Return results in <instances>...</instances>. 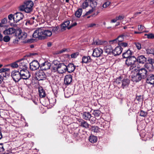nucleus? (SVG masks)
<instances>
[{"instance_id":"nucleus-1","label":"nucleus","mask_w":154,"mask_h":154,"mask_svg":"<svg viewBox=\"0 0 154 154\" xmlns=\"http://www.w3.org/2000/svg\"><path fill=\"white\" fill-rule=\"evenodd\" d=\"M52 35V31L49 30L45 29L43 28H40L34 31L32 36L39 39H44L46 37H50Z\"/></svg>"},{"instance_id":"nucleus-2","label":"nucleus","mask_w":154,"mask_h":154,"mask_svg":"<svg viewBox=\"0 0 154 154\" xmlns=\"http://www.w3.org/2000/svg\"><path fill=\"white\" fill-rule=\"evenodd\" d=\"M115 82L118 86L124 89L128 86L130 80L127 78H124L123 77L120 76L116 79Z\"/></svg>"},{"instance_id":"nucleus-3","label":"nucleus","mask_w":154,"mask_h":154,"mask_svg":"<svg viewBox=\"0 0 154 154\" xmlns=\"http://www.w3.org/2000/svg\"><path fill=\"white\" fill-rule=\"evenodd\" d=\"M137 63V58L134 56L127 58L125 60V64L128 66H130V69H132L135 67L136 64Z\"/></svg>"},{"instance_id":"nucleus-4","label":"nucleus","mask_w":154,"mask_h":154,"mask_svg":"<svg viewBox=\"0 0 154 154\" xmlns=\"http://www.w3.org/2000/svg\"><path fill=\"white\" fill-rule=\"evenodd\" d=\"M21 69L18 70H14L11 72V76L15 82H19L20 79Z\"/></svg>"},{"instance_id":"nucleus-5","label":"nucleus","mask_w":154,"mask_h":154,"mask_svg":"<svg viewBox=\"0 0 154 154\" xmlns=\"http://www.w3.org/2000/svg\"><path fill=\"white\" fill-rule=\"evenodd\" d=\"M133 71H134V72H132V75H131L132 81L135 82H137L140 81L143 78L138 73L136 69H135Z\"/></svg>"},{"instance_id":"nucleus-6","label":"nucleus","mask_w":154,"mask_h":154,"mask_svg":"<svg viewBox=\"0 0 154 154\" xmlns=\"http://www.w3.org/2000/svg\"><path fill=\"white\" fill-rule=\"evenodd\" d=\"M21 79H28L31 76L29 72L26 69L23 68L21 69Z\"/></svg>"},{"instance_id":"nucleus-7","label":"nucleus","mask_w":154,"mask_h":154,"mask_svg":"<svg viewBox=\"0 0 154 154\" xmlns=\"http://www.w3.org/2000/svg\"><path fill=\"white\" fill-rule=\"evenodd\" d=\"M35 76L36 79L38 81L45 80L46 79V77L45 73L42 70L36 72Z\"/></svg>"},{"instance_id":"nucleus-8","label":"nucleus","mask_w":154,"mask_h":154,"mask_svg":"<svg viewBox=\"0 0 154 154\" xmlns=\"http://www.w3.org/2000/svg\"><path fill=\"white\" fill-rule=\"evenodd\" d=\"M138 73L140 74L143 79L146 78L149 74L146 69L144 68H138L136 69Z\"/></svg>"},{"instance_id":"nucleus-9","label":"nucleus","mask_w":154,"mask_h":154,"mask_svg":"<svg viewBox=\"0 0 154 154\" xmlns=\"http://www.w3.org/2000/svg\"><path fill=\"white\" fill-rule=\"evenodd\" d=\"M40 65L38 62L36 60H34L29 64V68L32 71L37 70L40 67Z\"/></svg>"},{"instance_id":"nucleus-10","label":"nucleus","mask_w":154,"mask_h":154,"mask_svg":"<svg viewBox=\"0 0 154 154\" xmlns=\"http://www.w3.org/2000/svg\"><path fill=\"white\" fill-rule=\"evenodd\" d=\"M103 53V50L100 48H96L93 51L92 55L94 57H99L101 56Z\"/></svg>"},{"instance_id":"nucleus-11","label":"nucleus","mask_w":154,"mask_h":154,"mask_svg":"<svg viewBox=\"0 0 154 154\" xmlns=\"http://www.w3.org/2000/svg\"><path fill=\"white\" fill-rule=\"evenodd\" d=\"M23 14L20 12H17L14 14V22L17 23L23 18Z\"/></svg>"},{"instance_id":"nucleus-12","label":"nucleus","mask_w":154,"mask_h":154,"mask_svg":"<svg viewBox=\"0 0 154 154\" xmlns=\"http://www.w3.org/2000/svg\"><path fill=\"white\" fill-rule=\"evenodd\" d=\"M58 72L60 73L63 74L66 72V65L63 63L60 64L58 66Z\"/></svg>"},{"instance_id":"nucleus-13","label":"nucleus","mask_w":154,"mask_h":154,"mask_svg":"<svg viewBox=\"0 0 154 154\" xmlns=\"http://www.w3.org/2000/svg\"><path fill=\"white\" fill-rule=\"evenodd\" d=\"M78 121L79 123V125L80 126L85 128H88L89 126H91L86 121L83 119H79L78 120Z\"/></svg>"},{"instance_id":"nucleus-14","label":"nucleus","mask_w":154,"mask_h":154,"mask_svg":"<svg viewBox=\"0 0 154 154\" xmlns=\"http://www.w3.org/2000/svg\"><path fill=\"white\" fill-rule=\"evenodd\" d=\"M18 61H19V67L20 69H21L23 68L26 69L28 64L27 61L26 60H24L23 59H21L18 60Z\"/></svg>"},{"instance_id":"nucleus-15","label":"nucleus","mask_w":154,"mask_h":154,"mask_svg":"<svg viewBox=\"0 0 154 154\" xmlns=\"http://www.w3.org/2000/svg\"><path fill=\"white\" fill-rule=\"evenodd\" d=\"M51 64L48 62H45L40 65V68L41 70H46L50 69Z\"/></svg>"},{"instance_id":"nucleus-16","label":"nucleus","mask_w":154,"mask_h":154,"mask_svg":"<svg viewBox=\"0 0 154 154\" xmlns=\"http://www.w3.org/2000/svg\"><path fill=\"white\" fill-rule=\"evenodd\" d=\"M16 35L19 37L21 39L24 40L25 39L27 36V33L25 32H22L21 30L17 31L16 33Z\"/></svg>"},{"instance_id":"nucleus-17","label":"nucleus","mask_w":154,"mask_h":154,"mask_svg":"<svg viewBox=\"0 0 154 154\" xmlns=\"http://www.w3.org/2000/svg\"><path fill=\"white\" fill-rule=\"evenodd\" d=\"M72 75L70 74L66 75L64 79V84L66 85L70 84L72 80Z\"/></svg>"},{"instance_id":"nucleus-18","label":"nucleus","mask_w":154,"mask_h":154,"mask_svg":"<svg viewBox=\"0 0 154 154\" xmlns=\"http://www.w3.org/2000/svg\"><path fill=\"white\" fill-rule=\"evenodd\" d=\"M66 71L69 73L73 72L75 69L76 66L72 63H69L67 66H66Z\"/></svg>"},{"instance_id":"nucleus-19","label":"nucleus","mask_w":154,"mask_h":154,"mask_svg":"<svg viewBox=\"0 0 154 154\" xmlns=\"http://www.w3.org/2000/svg\"><path fill=\"white\" fill-rule=\"evenodd\" d=\"M16 30L13 28H10L6 29L3 31V34L5 35H11L14 33H16Z\"/></svg>"},{"instance_id":"nucleus-20","label":"nucleus","mask_w":154,"mask_h":154,"mask_svg":"<svg viewBox=\"0 0 154 154\" xmlns=\"http://www.w3.org/2000/svg\"><path fill=\"white\" fill-rule=\"evenodd\" d=\"M146 77V83L153 85L154 83V75L152 74H149Z\"/></svg>"},{"instance_id":"nucleus-21","label":"nucleus","mask_w":154,"mask_h":154,"mask_svg":"<svg viewBox=\"0 0 154 154\" xmlns=\"http://www.w3.org/2000/svg\"><path fill=\"white\" fill-rule=\"evenodd\" d=\"M133 52L129 49H128L122 54V57L123 58H126L127 59L128 58L131 57L133 54Z\"/></svg>"},{"instance_id":"nucleus-22","label":"nucleus","mask_w":154,"mask_h":154,"mask_svg":"<svg viewBox=\"0 0 154 154\" xmlns=\"http://www.w3.org/2000/svg\"><path fill=\"white\" fill-rule=\"evenodd\" d=\"M82 118L83 119L86 120H90V119L91 117V115L90 112H83L82 113Z\"/></svg>"},{"instance_id":"nucleus-23","label":"nucleus","mask_w":154,"mask_h":154,"mask_svg":"<svg viewBox=\"0 0 154 154\" xmlns=\"http://www.w3.org/2000/svg\"><path fill=\"white\" fill-rule=\"evenodd\" d=\"M147 61L149 63L146 65V67L149 70H150L151 69L149 68L150 67L151 68V69H152L153 68L152 64L154 63V59L152 58H149Z\"/></svg>"},{"instance_id":"nucleus-24","label":"nucleus","mask_w":154,"mask_h":154,"mask_svg":"<svg viewBox=\"0 0 154 154\" xmlns=\"http://www.w3.org/2000/svg\"><path fill=\"white\" fill-rule=\"evenodd\" d=\"M137 60V63H140L143 64L146 61V59L143 55H140L138 57Z\"/></svg>"},{"instance_id":"nucleus-25","label":"nucleus","mask_w":154,"mask_h":154,"mask_svg":"<svg viewBox=\"0 0 154 154\" xmlns=\"http://www.w3.org/2000/svg\"><path fill=\"white\" fill-rule=\"evenodd\" d=\"M90 130L92 133H97L100 132V129L97 126H91Z\"/></svg>"},{"instance_id":"nucleus-26","label":"nucleus","mask_w":154,"mask_h":154,"mask_svg":"<svg viewBox=\"0 0 154 154\" xmlns=\"http://www.w3.org/2000/svg\"><path fill=\"white\" fill-rule=\"evenodd\" d=\"M92 61V60L91 59V57L89 56H83L82 58V62L84 63H88L91 62Z\"/></svg>"},{"instance_id":"nucleus-27","label":"nucleus","mask_w":154,"mask_h":154,"mask_svg":"<svg viewBox=\"0 0 154 154\" xmlns=\"http://www.w3.org/2000/svg\"><path fill=\"white\" fill-rule=\"evenodd\" d=\"M70 22L69 20H67L64 21L63 23L61 25V30L63 31L66 29V28L68 27V26Z\"/></svg>"},{"instance_id":"nucleus-28","label":"nucleus","mask_w":154,"mask_h":154,"mask_svg":"<svg viewBox=\"0 0 154 154\" xmlns=\"http://www.w3.org/2000/svg\"><path fill=\"white\" fill-rule=\"evenodd\" d=\"M33 5V3L32 2L30 1H28L24 3V5L21 6L22 8L23 7H28L32 8Z\"/></svg>"},{"instance_id":"nucleus-29","label":"nucleus","mask_w":154,"mask_h":154,"mask_svg":"<svg viewBox=\"0 0 154 154\" xmlns=\"http://www.w3.org/2000/svg\"><path fill=\"white\" fill-rule=\"evenodd\" d=\"M105 51L107 54H111L112 48L110 45H107L104 48Z\"/></svg>"},{"instance_id":"nucleus-30","label":"nucleus","mask_w":154,"mask_h":154,"mask_svg":"<svg viewBox=\"0 0 154 154\" xmlns=\"http://www.w3.org/2000/svg\"><path fill=\"white\" fill-rule=\"evenodd\" d=\"M39 95L40 97L43 98L45 97L46 95L45 91L42 88H38Z\"/></svg>"},{"instance_id":"nucleus-31","label":"nucleus","mask_w":154,"mask_h":154,"mask_svg":"<svg viewBox=\"0 0 154 154\" xmlns=\"http://www.w3.org/2000/svg\"><path fill=\"white\" fill-rule=\"evenodd\" d=\"M20 10L22 11H23L26 13H29L32 11V8H30L28 7H23L22 8V6H20Z\"/></svg>"},{"instance_id":"nucleus-32","label":"nucleus","mask_w":154,"mask_h":154,"mask_svg":"<svg viewBox=\"0 0 154 154\" xmlns=\"http://www.w3.org/2000/svg\"><path fill=\"white\" fill-rule=\"evenodd\" d=\"M70 89H67L65 92V96L66 97L68 98L72 95V92Z\"/></svg>"},{"instance_id":"nucleus-33","label":"nucleus","mask_w":154,"mask_h":154,"mask_svg":"<svg viewBox=\"0 0 154 154\" xmlns=\"http://www.w3.org/2000/svg\"><path fill=\"white\" fill-rule=\"evenodd\" d=\"M106 41H102L99 39H97L95 41H94L93 44L95 45H101L105 43H106Z\"/></svg>"},{"instance_id":"nucleus-34","label":"nucleus","mask_w":154,"mask_h":154,"mask_svg":"<svg viewBox=\"0 0 154 154\" xmlns=\"http://www.w3.org/2000/svg\"><path fill=\"white\" fill-rule=\"evenodd\" d=\"M90 3V5L92 7H95L97 5V2L95 0H85Z\"/></svg>"},{"instance_id":"nucleus-35","label":"nucleus","mask_w":154,"mask_h":154,"mask_svg":"<svg viewBox=\"0 0 154 154\" xmlns=\"http://www.w3.org/2000/svg\"><path fill=\"white\" fill-rule=\"evenodd\" d=\"M97 137L96 136L94 135H91L89 138V141L92 143H95L97 141Z\"/></svg>"},{"instance_id":"nucleus-36","label":"nucleus","mask_w":154,"mask_h":154,"mask_svg":"<svg viewBox=\"0 0 154 154\" xmlns=\"http://www.w3.org/2000/svg\"><path fill=\"white\" fill-rule=\"evenodd\" d=\"M82 8H79L75 12V16L79 18L81 16L82 13Z\"/></svg>"},{"instance_id":"nucleus-37","label":"nucleus","mask_w":154,"mask_h":154,"mask_svg":"<svg viewBox=\"0 0 154 154\" xmlns=\"http://www.w3.org/2000/svg\"><path fill=\"white\" fill-rule=\"evenodd\" d=\"M18 62L19 61L17 60L10 64L9 66L12 68H17L19 67Z\"/></svg>"},{"instance_id":"nucleus-38","label":"nucleus","mask_w":154,"mask_h":154,"mask_svg":"<svg viewBox=\"0 0 154 154\" xmlns=\"http://www.w3.org/2000/svg\"><path fill=\"white\" fill-rule=\"evenodd\" d=\"M138 114L141 116L145 117L147 116L148 112L141 110L138 112Z\"/></svg>"},{"instance_id":"nucleus-39","label":"nucleus","mask_w":154,"mask_h":154,"mask_svg":"<svg viewBox=\"0 0 154 154\" xmlns=\"http://www.w3.org/2000/svg\"><path fill=\"white\" fill-rule=\"evenodd\" d=\"M89 5V3L85 0L84 2L82 3V5L81 6V7L83 9H85L87 8Z\"/></svg>"},{"instance_id":"nucleus-40","label":"nucleus","mask_w":154,"mask_h":154,"mask_svg":"<svg viewBox=\"0 0 154 154\" xmlns=\"http://www.w3.org/2000/svg\"><path fill=\"white\" fill-rule=\"evenodd\" d=\"M101 112L99 110H94L93 112V114L95 117H98L100 116Z\"/></svg>"},{"instance_id":"nucleus-41","label":"nucleus","mask_w":154,"mask_h":154,"mask_svg":"<svg viewBox=\"0 0 154 154\" xmlns=\"http://www.w3.org/2000/svg\"><path fill=\"white\" fill-rule=\"evenodd\" d=\"M115 49L116 51L117 52V53L118 54V55L120 54L122 51L123 48L121 47V46H118L116 47Z\"/></svg>"},{"instance_id":"nucleus-42","label":"nucleus","mask_w":154,"mask_h":154,"mask_svg":"<svg viewBox=\"0 0 154 154\" xmlns=\"http://www.w3.org/2000/svg\"><path fill=\"white\" fill-rule=\"evenodd\" d=\"M76 131H78L79 133V136H82V135H84L86 133V132L82 129H80L78 128H76Z\"/></svg>"},{"instance_id":"nucleus-43","label":"nucleus","mask_w":154,"mask_h":154,"mask_svg":"<svg viewBox=\"0 0 154 154\" xmlns=\"http://www.w3.org/2000/svg\"><path fill=\"white\" fill-rule=\"evenodd\" d=\"M125 37V36L124 34H123L119 36L117 38V39L119 42V43L122 42L123 41L124 37Z\"/></svg>"},{"instance_id":"nucleus-44","label":"nucleus","mask_w":154,"mask_h":154,"mask_svg":"<svg viewBox=\"0 0 154 154\" xmlns=\"http://www.w3.org/2000/svg\"><path fill=\"white\" fill-rule=\"evenodd\" d=\"M111 2L109 1H106L104 2L103 5V8H106L108 7L110 4Z\"/></svg>"},{"instance_id":"nucleus-45","label":"nucleus","mask_w":154,"mask_h":154,"mask_svg":"<svg viewBox=\"0 0 154 154\" xmlns=\"http://www.w3.org/2000/svg\"><path fill=\"white\" fill-rule=\"evenodd\" d=\"M145 35L147 36V37L149 39H154V34L151 33L149 34H145Z\"/></svg>"},{"instance_id":"nucleus-46","label":"nucleus","mask_w":154,"mask_h":154,"mask_svg":"<svg viewBox=\"0 0 154 154\" xmlns=\"http://www.w3.org/2000/svg\"><path fill=\"white\" fill-rule=\"evenodd\" d=\"M10 38L9 36L6 35L4 37L3 41L5 42H8L10 40Z\"/></svg>"},{"instance_id":"nucleus-47","label":"nucleus","mask_w":154,"mask_h":154,"mask_svg":"<svg viewBox=\"0 0 154 154\" xmlns=\"http://www.w3.org/2000/svg\"><path fill=\"white\" fill-rule=\"evenodd\" d=\"M118 45L121 47H125L128 46V44L126 42H120L118 43Z\"/></svg>"},{"instance_id":"nucleus-48","label":"nucleus","mask_w":154,"mask_h":154,"mask_svg":"<svg viewBox=\"0 0 154 154\" xmlns=\"http://www.w3.org/2000/svg\"><path fill=\"white\" fill-rule=\"evenodd\" d=\"M79 53L78 52L74 53L71 55V57L72 58H75L79 55Z\"/></svg>"},{"instance_id":"nucleus-49","label":"nucleus","mask_w":154,"mask_h":154,"mask_svg":"<svg viewBox=\"0 0 154 154\" xmlns=\"http://www.w3.org/2000/svg\"><path fill=\"white\" fill-rule=\"evenodd\" d=\"M8 19L7 18H5L1 20V23L2 25L6 24L7 23Z\"/></svg>"},{"instance_id":"nucleus-50","label":"nucleus","mask_w":154,"mask_h":154,"mask_svg":"<svg viewBox=\"0 0 154 154\" xmlns=\"http://www.w3.org/2000/svg\"><path fill=\"white\" fill-rule=\"evenodd\" d=\"M59 29V27L58 26L53 27L52 28V31L53 32L56 33V32L58 31Z\"/></svg>"},{"instance_id":"nucleus-51","label":"nucleus","mask_w":154,"mask_h":154,"mask_svg":"<svg viewBox=\"0 0 154 154\" xmlns=\"http://www.w3.org/2000/svg\"><path fill=\"white\" fill-rule=\"evenodd\" d=\"M34 22V20L31 18L29 20H28L26 23V25H27V23L30 24H32Z\"/></svg>"},{"instance_id":"nucleus-52","label":"nucleus","mask_w":154,"mask_h":154,"mask_svg":"<svg viewBox=\"0 0 154 154\" xmlns=\"http://www.w3.org/2000/svg\"><path fill=\"white\" fill-rule=\"evenodd\" d=\"M9 69L7 68H2L0 69V73L5 72L6 71H9Z\"/></svg>"},{"instance_id":"nucleus-53","label":"nucleus","mask_w":154,"mask_h":154,"mask_svg":"<svg viewBox=\"0 0 154 154\" xmlns=\"http://www.w3.org/2000/svg\"><path fill=\"white\" fill-rule=\"evenodd\" d=\"M136 100H137L139 102H141L143 101V100L141 95L136 96Z\"/></svg>"},{"instance_id":"nucleus-54","label":"nucleus","mask_w":154,"mask_h":154,"mask_svg":"<svg viewBox=\"0 0 154 154\" xmlns=\"http://www.w3.org/2000/svg\"><path fill=\"white\" fill-rule=\"evenodd\" d=\"M134 44L136 46V47H137V48L138 50H140L141 48V44L138 42H135L134 43Z\"/></svg>"},{"instance_id":"nucleus-55","label":"nucleus","mask_w":154,"mask_h":154,"mask_svg":"<svg viewBox=\"0 0 154 154\" xmlns=\"http://www.w3.org/2000/svg\"><path fill=\"white\" fill-rule=\"evenodd\" d=\"M96 120V119L91 116V119H90V120H89L90 121V122L92 124H93L95 123V121Z\"/></svg>"},{"instance_id":"nucleus-56","label":"nucleus","mask_w":154,"mask_h":154,"mask_svg":"<svg viewBox=\"0 0 154 154\" xmlns=\"http://www.w3.org/2000/svg\"><path fill=\"white\" fill-rule=\"evenodd\" d=\"M35 39H33L31 38L28 39L27 41H24L23 43H32L33 42L35 41Z\"/></svg>"},{"instance_id":"nucleus-57","label":"nucleus","mask_w":154,"mask_h":154,"mask_svg":"<svg viewBox=\"0 0 154 154\" xmlns=\"http://www.w3.org/2000/svg\"><path fill=\"white\" fill-rule=\"evenodd\" d=\"M53 63L54 64V66H58V65L60 64L61 63H60L57 60H55L53 61Z\"/></svg>"},{"instance_id":"nucleus-58","label":"nucleus","mask_w":154,"mask_h":154,"mask_svg":"<svg viewBox=\"0 0 154 154\" xmlns=\"http://www.w3.org/2000/svg\"><path fill=\"white\" fill-rule=\"evenodd\" d=\"M146 51L147 54H152V48L147 49H146Z\"/></svg>"},{"instance_id":"nucleus-59","label":"nucleus","mask_w":154,"mask_h":154,"mask_svg":"<svg viewBox=\"0 0 154 154\" xmlns=\"http://www.w3.org/2000/svg\"><path fill=\"white\" fill-rule=\"evenodd\" d=\"M14 14L13 15L12 14H11L8 16V18L9 20H11L13 19L14 21Z\"/></svg>"},{"instance_id":"nucleus-60","label":"nucleus","mask_w":154,"mask_h":154,"mask_svg":"<svg viewBox=\"0 0 154 154\" xmlns=\"http://www.w3.org/2000/svg\"><path fill=\"white\" fill-rule=\"evenodd\" d=\"M111 54H112L114 56H116L119 55L117 53V52L116 51L115 49L114 50H113L112 49Z\"/></svg>"},{"instance_id":"nucleus-61","label":"nucleus","mask_w":154,"mask_h":154,"mask_svg":"<svg viewBox=\"0 0 154 154\" xmlns=\"http://www.w3.org/2000/svg\"><path fill=\"white\" fill-rule=\"evenodd\" d=\"M25 80L24 81V84L26 85H29L30 82V80L28 78V79H24Z\"/></svg>"},{"instance_id":"nucleus-62","label":"nucleus","mask_w":154,"mask_h":154,"mask_svg":"<svg viewBox=\"0 0 154 154\" xmlns=\"http://www.w3.org/2000/svg\"><path fill=\"white\" fill-rule=\"evenodd\" d=\"M77 25V23L75 22L73 24H71L70 26L67 27V29H69L71 28H72V27L74 26H76Z\"/></svg>"},{"instance_id":"nucleus-63","label":"nucleus","mask_w":154,"mask_h":154,"mask_svg":"<svg viewBox=\"0 0 154 154\" xmlns=\"http://www.w3.org/2000/svg\"><path fill=\"white\" fill-rule=\"evenodd\" d=\"M52 69L53 70L54 72H56L57 71L58 72V66H53L52 67Z\"/></svg>"},{"instance_id":"nucleus-64","label":"nucleus","mask_w":154,"mask_h":154,"mask_svg":"<svg viewBox=\"0 0 154 154\" xmlns=\"http://www.w3.org/2000/svg\"><path fill=\"white\" fill-rule=\"evenodd\" d=\"M124 17L123 16H122L121 15H119V16L116 17V18L117 20H123L124 18Z\"/></svg>"}]
</instances>
